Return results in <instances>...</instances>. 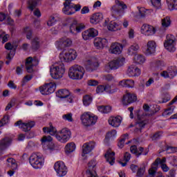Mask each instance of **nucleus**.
Here are the masks:
<instances>
[{
    "label": "nucleus",
    "instance_id": "obj_52",
    "mask_svg": "<svg viewBox=\"0 0 177 177\" xmlns=\"http://www.w3.org/2000/svg\"><path fill=\"white\" fill-rule=\"evenodd\" d=\"M146 124H147V120L138 121L136 124V128H140V131L142 132V129L145 128Z\"/></svg>",
    "mask_w": 177,
    "mask_h": 177
},
{
    "label": "nucleus",
    "instance_id": "obj_53",
    "mask_svg": "<svg viewBox=\"0 0 177 177\" xmlns=\"http://www.w3.org/2000/svg\"><path fill=\"white\" fill-rule=\"evenodd\" d=\"M146 171V168L145 167H140L137 170L136 176L137 177H142L143 175H145V172Z\"/></svg>",
    "mask_w": 177,
    "mask_h": 177
},
{
    "label": "nucleus",
    "instance_id": "obj_23",
    "mask_svg": "<svg viewBox=\"0 0 177 177\" xmlns=\"http://www.w3.org/2000/svg\"><path fill=\"white\" fill-rule=\"evenodd\" d=\"M95 149V142H90L85 143L82 147V157L85 156V154H88L91 153Z\"/></svg>",
    "mask_w": 177,
    "mask_h": 177
},
{
    "label": "nucleus",
    "instance_id": "obj_1",
    "mask_svg": "<svg viewBox=\"0 0 177 177\" xmlns=\"http://www.w3.org/2000/svg\"><path fill=\"white\" fill-rule=\"evenodd\" d=\"M50 73L53 80H60L63 78L66 73V67L63 62L55 64L50 68Z\"/></svg>",
    "mask_w": 177,
    "mask_h": 177
},
{
    "label": "nucleus",
    "instance_id": "obj_47",
    "mask_svg": "<svg viewBox=\"0 0 177 177\" xmlns=\"http://www.w3.org/2000/svg\"><path fill=\"white\" fill-rule=\"evenodd\" d=\"M128 136H129V135L128 133H126L124 134V136L121 137L120 140L118 143V147H120V149H122V147H124L125 140L128 139Z\"/></svg>",
    "mask_w": 177,
    "mask_h": 177
},
{
    "label": "nucleus",
    "instance_id": "obj_49",
    "mask_svg": "<svg viewBox=\"0 0 177 177\" xmlns=\"http://www.w3.org/2000/svg\"><path fill=\"white\" fill-rule=\"evenodd\" d=\"M62 119L64 121H68V122H74V119L73 118V113H68L62 115Z\"/></svg>",
    "mask_w": 177,
    "mask_h": 177
},
{
    "label": "nucleus",
    "instance_id": "obj_34",
    "mask_svg": "<svg viewBox=\"0 0 177 177\" xmlns=\"http://www.w3.org/2000/svg\"><path fill=\"white\" fill-rule=\"evenodd\" d=\"M10 143H12V140L9 138L1 140L0 141V150H5Z\"/></svg>",
    "mask_w": 177,
    "mask_h": 177
},
{
    "label": "nucleus",
    "instance_id": "obj_59",
    "mask_svg": "<svg viewBox=\"0 0 177 177\" xmlns=\"http://www.w3.org/2000/svg\"><path fill=\"white\" fill-rule=\"evenodd\" d=\"M162 164V162L161 161V158H158L156 159V160L152 163V167L154 168V169H157L158 168V165Z\"/></svg>",
    "mask_w": 177,
    "mask_h": 177
},
{
    "label": "nucleus",
    "instance_id": "obj_55",
    "mask_svg": "<svg viewBox=\"0 0 177 177\" xmlns=\"http://www.w3.org/2000/svg\"><path fill=\"white\" fill-rule=\"evenodd\" d=\"M16 104V98H12L10 103L6 106V111H8V110H10L13 106Z\"/></svg>",
    "mask_w": 177,
    "mask_h": 177
},
{
    "label": "nucleus",
    "instance_id": "obj_64",
    "mask_svg": "<svg viewBox=\"0 0 177 177\" xmlns=\"http://www.w3.org/2000/svg\"><path fill=\"white\" fill-rule=\"evenodd\" d=\"M106 91V86L100 85L97 87L96 92L97 93H102V92Z\"/></svg>",
    "mask_w": 177,
    "mask_h": 177
},
{
    "label": "nucleus",
    "instance_id": "obj_18",
    "mask_svg": "<svg viewBox=\"0 0 177 177\" xmlns=\"http://www.w3.org/2000/svg\"><path fill=\"white\" fill-rule=\"evenodd\" d=\"M84 28H85V25L78 24L77 21H73L70 26V32L72 34H78V32H81Z\"/></svg>",
    "mask_w": 177,
    "mask_h": 177
},
{
    "label": "nucleus",
    "instance_id": "obj_13",
    "mask_svg": "<svg viewBox=\"0 0 177 177\" xmlns=\"http://www.w3.org/2000/svg\"><path fill=\"white\" fill-rule=\"evenodd\" d=\"M115 5L111 7V12L113 15L120 16V13L124 11V9H127V4H124L123 1L120 0H115Z\"/></svg>",
    "mask_w": 177,
    "mask_h": 177
},
{
    "label": "nucleus",
    "instance_id": "obj_40",
    "mask_svg": "<svg viewBox=\"0 0 177 177\" xmlns=\"http://www.w3.org/2000/svg\"><path fill=\"white\" fill-rule=\"evenodd\" d=\"M7 162H8V166L11 167L12 171L17 169V163H16V160L13 158H10L7 159Z\"/></svg>",
    "mask_w": 177,
    "mask_h": 177
},
{
    "label": "nucleus",
    "instance_id": "obj_33",
    "mask_svg": "<svg viewBox=\"0 0 177 177\" xmlns=\"http://www.w3.org/2000/svg\"><path fill=\"white\" fill-rule=\"evenodd\" d=\"M49 125V127L43 128V132H44V133H50L52 136H56V132H57V130H56V128L52 125V123H50Z\"/></svg>",
    "mask_w": 177,
    "mask_h": 177
},
{
    "label": "nucleus",
    "instance_id": "obj_56",
    "mask_svg": "<svg viewBox=\"0 0 177 177\" xmlns=\"http://www.w3.org/2000/svg\"><path fill=\"white\" fill-rule=\"evenodd\" d=\"M162 136V132L158 131L153 134L151 137L152 140H158V139H161Z\"/></svg>",
    "mask_w": 177,
    "mask_h": 177
},
{
    "label": "nucleus",
    "instance_id": "obj_6",
    "mask_svg": "<svg viewBox=\"0 0 177 177\" xmlns=\"http://www.w3.org/2000/svg\"><path fill=\"white\" fill-rule=\"evenodd\" d=\"M176 38L174 35H167L164 43V46L168 52H175L176 48Z\"/></svg>",
    "mask_w": 177,
    "mask_h": 177
},
{
    "label": "nucleus",
    "instance_id": "obj_38",
    "mask_svg": "<svg viewBox=\"0 0 177 177\" xmlns=\"http://www.w3.org/2000/svg\"><path fill=\"white\" fill-rule=\"evenodd\" d=\"M75 151V144L74 142H69L65 146L66 154H70Z\"/></svg>",
    "mask_w": 177,
    "mask_h": 177
},
{
    "label": "nucleus",
    "instance_id": "obj_41",
    "mask_svg": "<svg viewBox=\"0 0 177 177\" xmlns=\"http://www.w3.org/2000/svg\"><path fill=\"white\" fill-rule=\"evenodd\" d=\"M161 24L162 28H168L171 26V18L169 17H165L162 19Z\"/></svg>",
    "mask_w": 177,
    "mask_h": 177
},
{
    "label": "nucleus",
    "instance_id": "obj_35",
    "mask_svg": "<svg viewBox=\"0 0 177 177\" xmlns=\"http://www.w3.org/2000/svg\"><path fill=\"white\" fill-rule=\"evenodd\" d=\"M140 17H146L150 13H153V10H147L143 7H138Z\"/></svg>",
    "mask_w": 177,
    "mask_h": 177
},
{
    "label": "nucleus",
    "instance_id": "obj_45",
    "mask_svg": "<svg viewBox=\"0 0 177 177\" xmlns=\"http://www.w3.org/2000/svg\"><path fill=\"white\" fill-rule=\"evenodd\" d=\"M105 92L108 93H115L117 92V87L115 85L106 84L105 85Z\"/></svg>",
    "mask_w": 177,
    "mask_h": 177
},
{
    "label": "nucleus",
    "instance_id": "obj_19",
    "mask_svg": "<svg viewBox=\"0 0 177 177\" xmlns=\"http://www.w3.org/2000/svg\"><path fill=\"white\" fill-rule=\"evenodd\" d=\"M137 97L135 94H131L127 93L123 96L122 98V104L124 106H128L132 103H135V101L137 100Z\"/></svg>",
    "mask_w": 177,
    "mask_h": 177
},
{
    "label": "nucleus",
    "instance_id": "obj_3",
    "mask_svg": "<svg viewBox=\"0 0 177 177\" xmlns=\"http://www.w3.org/2000/svg\"><path fill=\"white\" fill-rule=\"evenodd\" d=\"M42 160H44L42 154L40 153H33L29 158V162L33 168L38 169V168L42 167Z\"/></svg>",
    "mask_w": 177,
    "mask_h": 177
},
{
    "label": "nucleus",
    "instance_id": "obj_48",
    "mask_svg": "<svg viewBox=\"0 0 177 177\" xmlns=\"http://www.w3.org/2000/svg\"><path fill=\"white\" fill-rule=\"evenodd\" d=\"M24 32L26 33L27 39H31V38H32V29H31V28H25L24 29Z\"/></svg>",
    "mask_w": 177,
    "mask_h": 177
},
{
    "label": "nucleus",
    "instance_id": "obj_54",
    "mask_svg": "<svg viewBox=\"0 0 177 177\" xmlns=\"http://www.w3.org/2000/svg\"><path fill=\"white\" fill-rule=\"evenodd\" d=\"M9 38V35H5L4 32L0 31V39L2 41V44L8 42V39Z\"/></svg>",
    "mask_w": 177,
    "mask_h": 177
},
{
    "label": "nucleus",
    "instance_id": "obj_61",
    "mask_svg": "<svg viewBox=\"0 0 177 177\" xmlns=\"http://www.w3.org/2000/svg\"><path fill=\"white\" fill-rule=\"evenodd\" d=\"M56 21H57V19H56V18H55V17H50L49 20L47 22V25L49 27H52V26H53L55 24V23H56Z\"/></svg>",
    "mask_w": 177,
    "mask_h": 177
},
{
    "label": "nucleus",
    "instance_id": "obj_26",
    "mask_svg": "<svg viewBox=\"0 0 177 177\" xmlns=\"http://www.w3.org/2000/svg\"><path fill=\"white\" fill-rule=\"evenodd\" d=\"M156 48H157L156 41L153 40L149 41L147 44L146 54L153 55V53H156Z\"/></svg>",
    "mask_w": 177,
    "mask_h": 177
},
{
    "label": "nucleus",
    "instance_id": "obj_7",
    "mask_svg": "<svg viewBox=\"0 0 177 177\" xmlns=\"http://www.w3.org/2000/svg\"><path fill=\"white\" fill-rule=\"evenodd\" d=\"M124 62H125V58H118L110 62L105 66V71L110 73L111 70H117L121 66H124Z\"/></svg>",
    "mask_w": 177,
    "mask_h": 177
},
{
    "label": "nucleus",
    "instance_id": "obj_9",
    "mask_svg": "<svg viewBox=\"0 0 177 177\" xmlns=\"http://www.w3.org/2000/svg\"><path fill=\"white\" fill-rule=\"evenodd\" d=\"M55 171L57 172V176L63 177L67 175V167L64 162L58 161L54 165Z\"/></svg>",
    "mask_w": 177,
    "mask_h": 177
},
{
    "label": "nucleus",
    "instance_id": "obj_43",
    "mask_svg": "<svg viewBox=\"0 0 177 177\" xmlns=\"http://www.w3.org/2000/svg\"><path fill=\"white\" fill-rule=\"evenodd\" d=\"M97 110L103 114H107L111 111V106H100L97 107Z\"/></svg>",
    "mask_w": 177,
    "mask_h": 177
},
{
    "label": "nucleus",
    "instance_id": "obj_11",
    "mask_svg": "<svg viewBox=\"0 0 177 177\" xmlns=\"http://www.w3.org/2000/svg\"><path fill=\"white\" fill-rule=\"evenodd\" d=\"M56 96L60 99H64L67 103H73V96L67 89H60L56 93Z\"/></svg>",
    "mask_w": 177,
    "mask_h": 177
},
{
    "label": "nucleus",
    "instance_id": "obj_29",
    "mask_svg": "<svg viewBox=\"0 0 177 177\" xmlns=\"http://www.w3.org/2000/svg\"><path fill=\"white\" fill-rule=\"evenodd\" d=\"M101 20H103V14L100 12L93 14L90 18L91 24H97Z\"/></svg>",
    "mask_w": 177,
    "mask_h": 177
},
{
    "label": "nucleus",
    "instance_id": "obj_21",
    "mask_svg": "<svg viewBox=\"0 0 177 177\" xmlns=\"http://www.w3.org/2000/svg\"><path fill=\"white\" fill-rule=\"evenodd\" d=\"M177 74V71L175 68H169L167 71H163L160 75L163 78H174Z\"/></svg>",
    "mask_w": 177,
    "mask_h": 177
},
{
    "label": "nucleus",
    "instance_id": "obj_62",
    "mask_svg": "<svg viewBox=\"0 0 177 177\" xmlns=\"http://www.w3.org/2000/svg\"><path fill=\"white\" fill-rule=\"evenodd\" d=\"M53 139H52V137L50 136H44L41 141V143H46L48 142H52Z\"/></svg>",
    "mask_w": 177,
    "mask_h": 177
},
{
    "label": "nucleus",
    "instance_id": "obj_36",
    "mask_svg": "<svg viewBox=\"0 0 177 177\" xmlns=\"http://www.w3.org/2000/svg\"><path fill=\"white\" fill-rule=\"evenodd\" d=\"M139 49H140L139 44H134L129 48L128 54L130 55V56L136 55V53H138V50H139Z\"/></svg>",
    "mask_w": 177,
    "mask_h": 177
},
{
    "label": "nucleus",
    "instance_id": "obj_27",
    "mask_svg": "<svg viewBox=\"0 0 177 177\" xmlns=\"http://www.w3.org/2000/svg\"><path fill=\"white\" fill-rule=\"evenodd\" d=\"M104 157L106 160V162H109L110 165H114V162H115V153L114 151L108 150L105 153Z\"/></svg>",
    "mask_w": 177,
    "mask_h": 177
},
{
    "label": "nucleus",
    "instance_id": "obj_39",
    "mask_svg": "<svg viewBox=\"0 0 177 177\" xmlns=\"http://www.w3.org/2000/svg\"><path fill=\"white\" fill-rule=\"evenodd\" d=\"M38 3H39V0H29L28 1V9L32 12L37 6H38Z\"/></svg>",
    "mask_w": 177,
    "mask_h": 177
},
{
    "label": "nucleus",
    "instance_id": "obj_4",
    "mask_svg": "<svg viewBox=\"0 0 177 177\" xmlns=\"http://www.w3.org/2000/svg\"><path fill=\"white\" fill-rule=\"evenodd\" d=\"M55 138L61 143H67L71 138V131L67 128L62 129L57 133Z\"/></svg>",
    "mask_w": 177,
    "mask_h": 177
},
{
    "label": "nucleus",
    "instance_id": "obj_8",
    "mask_svg": "<svg viewBox=\"0 0 177 177\" xmlns=\"http://www.w3.org/2000/svg\"><path fill=\"white\" fill-rule=\"evenodd\" d=\"M77 51L74 49H70L67 53H65L64 54L60 53L59 55V59L61 62H72V60H75L77 59Z\"/></svg>",
    "mask_w": 177,
    "mask_h": 177
},
{
    "label": "nucleus",
    "instance_id": "obj_46",
    "mask_svg": "<svg viewBox=\"0 0 177 177\" xmlns=\"http://www.w3.org/2000/svg\"><path fill=\"white\" fill-rule=\"evenodd\" d=\"M93 98L89 95H86L83 97V104L84 106H89L92 103Z\"/></svg>",
    "mask_w": 177,
    "mask_h": 177
},
{
    "label": "nucleus",
    "instance_id": "obj_14",
    "mask_svg": "<svg viewBox=\"0 0 177 177\" xmlns=\"http://www.w3.org/2000/svg\"><path fill=\"white\" fill-rule=\"evenodd\" d=\"M35 126V122L31 121L28 122H23L21 120H19L15 123V127H19L24 131V132H28L31 131V128H34Z\"/></svg>",
    "mask_w": 177,
    "mask_h": 177
},
{
    "label": "nucleus",
    "instance_id": "obj_32",
    "mask_svg": "<svg viewBox=\"0 0 177 177\" xmlns=\"http://www.w3.org/2000/svg\"><path fill=\"white\" fill-rule=\"evenodd\" d=\"M41 42V39L39 37H35L31 40V49L32 50H38L39 49V43Z\"/></svg>",
    "mask_w": 177,
    "mask_h": 177
},
{
    "label": "nucleus",
    "instance_id": "obj_42",
    "mask_svg": "<svg viewBox=\"0 0 177 177\" xmlns=\"http://www.w3.org/2000/svg\"><path fill=\"white\" fill-rule=\"evenodd\" d=\"M134 62L137 64H143L146 62V58L142 55H136L134 57Z\"/></svg>",
    "mask_w": 177,
    "mask_h": 177
},
{
    "label": "nucleus",
    "instance_id": "obj_15",
    "mask_svg": "<svg viewBox=\"0 0 177 177\" xmlns=\"http://www.w3.org/2000/svg\"><path fill=\"white\" fill-rule=\"evenodd\" d=\"M56 45L58 49H64V48H68L73 45V40L70 38L64 37L57 41Z\"/></svg>",
    "mask_w": 177,
    "mask_h": 177
},
{
    "label": "nucleus",
    "instance_id": "obj_30",
    "mask_svg": "<svg viewBox=\"0 0 177 177\" xmlns=\"http://www.w3.org/2000/svg\"><path fill=\"white\" fill-rule=\"evenodd\" d=\"M34 59L31 57H28L26 59L25 64L27 73H31L34 71V64L32 63Z\"/></svg>",
    "mask_w": 177,
    "mask_h": 177
},
{
    "label": "nucleus",
    "instance_id": "obj_31",
    "mask_svg": "<svg viewBox=\"0 0 177 177\" xmlns=\"http://www.w3.org/2000/svg\"><path fill=\"white\" fill-rule=\"evenodd\" d=\"M72 6L73 5L71 1H65L64 3V8L62 9L63 13H64V15H74V12H70V9H73Z\"/></svg>",
    "mask_w": 177,
    "mask_h": 177
},
{
    "label": "nucleus",
    "instance_id": "obj_20",
    "mask_svg": "<svg viewBox=\"0 0 177 177\" xmlns=\"http://www.w3.org/2000/svg\"><path fill=\"white\" fill-rule=\"evenodd\" d=\"M130 151L133 154H135L136 157H139L140 156H142V154H143V156H147V153H149V151H146L145 152H143L145 151V148L142 147H140L139 148H138L136 145L131 146L130 147Z\"/></svg>",
    "mask_w": 177,
    "mask_h": 177
},
{
    "label": "nucleus",
    "instance_id": "obj_51",
    "mask_svg": "<svg viewBox=\"0 0 177 177\" xmlns=\"http://www.w3.org/2000/svg\"><path fill=\"white\" fill-rule=\"evenodd\" d=\"M115 136V135H117V131L115 130H112L111 132H109L107 133L106 137L104 139V143H106V145H109V142L110 140V138H109V136Z\"/></svg>",
    "mask_w": 177,
    "mask_h": 177
},
{
    "label": "nucleus",
    "instance_id": "obj_57",
    "mask_svg": "<svg viewBox=\"0 0 177 177\" xmlns=\"http://www.w3.org/2000/svg\"><path fill=\"white\" fill-rule=\"evenodd\" d=\"M166 151L168 154H172L174 153H176L177 151V147H167Z\"/></svg>",
    "mask_w": 177,
    "mask_h": 177
},
{
    "label": "nucleus",
    "instance_id": "obj_37",
    "mask_svg": "<svg viewBox=\"0 0 177 177\" xmlns=\"http://www.w3.org/2000/svg\"><path fill=\"white\" fill-rule=\"evenodd\" d=\"M169 10H177V0H166Z\"/></svg>",
    "mask_w": 177,
    "mask_h": 177
},
{
    "label": "nucleus",
    "instance_id": "obj_58",
    "mask_svg": "<svg viewBox=\"0 0 177 177\" xmlns=\"http://www.w3.org/2000/svg\"><path fill=\"white\" fill-rule=\"evenodd\" d=\"M174 110H175V106H171L166 109L164 112L165 115H171L172 113H174Z\"/></svg>",
    "mask_w": 177,
    "mask_h": 177
},
{
    "label": "nucleus",
    "instance_id": "obj_17",
    "mask_svg": "<svg viewBox=\"0 0 177 177\" xmlns=\"http://www.w3.org/2000/svg\"><path fill=\"white\" fill-rule=\"evenodd\" d=\"M141 33L143 34V35H146L147 37L154 35V34H156V28H153L152 26L149 24H145L141 26Z\"/></svg>",
    "mask_w": 177,
    "mask_h": 177
},
{
    "label": "nucleus",
    "instance_id": "obj_60",
    "mask_svg": "<svg viewBox=\"0 0 177 177\" xmlns=\"http://www.w3.org/2000/svg\"><path fill=\"white\" fill-rule=\"evenodd\" d=\"M151 2L154 8L161 7V0H151Z\"/></svg>",
    "mask_w": 177,
    "mask_h": 177
},
{
    "label": "nucleus",
    "instance_id": "obj_44",
    "mask_svg": "<svg viewBox=\"0 0 177 177\" xmlns=\"http://www.w3.org/2000/svg\"><path fill=\"white\" fill-rule=\"evenodd\" d=\"M107 28L109 31H117L118 30V24L114 21H111L108 25Z\"/></svg>",
    "mask_w": 177,
    "mask_h": 177
},
{
    "label": "nucleus",
    "instance_id": "obj_16",
    "mask_svg": "<svg viewBox=\"0 0 177 177\" xmlns=\"http://www.w3.org/2000/svg\"><path fill=\"white\" fill-rule=\"evenodd\" d=\"M97 30L91 28L82 33V38L84 41H88V39H91V38H95V37H97Z\"/></svg>",
    "mask_w": 177,
    "mask_h": 177
},
{
    "label": "nucleus",
    "instance_id": "obj_2",
    "mask_svg": "<svg viewBox=\"0 0 177 177\" xmlns=\"http://www.w3.org/2000/svg\"><path fill=\"white\" fill-rule=\"evenodd\" d=\"M85 74V69L79 64L73 65L69 68L68 77L71 80H82Z\"/></svg>",
    "mask_w": 177,
    "mask_h": 177
},
{
    "label": "nucleus",
    "instance_id": "obj_12",
    "mask_svg": "<svg viewBox=\"0 0 177 177\" xmlns=\"http://www.w3.org/2000/svg\"><path fill=\"white\" fill-rule=\"evenodd\" d=\"M97 67H99V60L95 57H93L86 61L85 64V68L88 73H92L95 71V70H97Z\"/></svg>",
    "mask_w": 177,
    "mask_h": 177
},
{
    "label": "nucleus",
    "instance_id": "obj_50",
    "mask_svg": "<svg viewBox=\"0 0 177 177\" xmlns=\"http://www.w3.org/2000/svg\"><path fill=\"white\" fill-rule=\"evenodd\" d=\"M143 109L145 111V113H143L142 115H145L146 117H150V115H153V113L150 112V106L147 104H145L143 105Z\"/></svg>",
    "mask_w": 177,
    "mask_h": 177
},
{
    "label": "nucleus",
    "instance_id": "obj_25",
    "mask_svg": "<svg viewBox=\"0 0 177 177\" xmlns=\"http://www.w3.org/2000/svg\"><path fill=\"white\" fill-rule=\"evenodd\" d=\"M107 39L97 37L94 39V45L97 49H103L104 46H107Z\"/></svg>",
    "mask_w": 177,
    "mask_h": 177
},
{
    "label": "nucleus",
    "instance_id": "obj_10",
    "mask_svg": "<svg viewBox=\"0 0 177 177\" xmlns=\"http://www.w3.org/2000/svg\"><path fill=\"white\" fill-rule=\"evenodd\" d=\"M56 89V84L55 83H48L39 87V91L41 95H50L53 93Z\"/></svg>",
    "mask_w": 177,
    "mask_h": 177
},
{
    "label": "nucleus",
    "instance_id": "obj_5",
    "mask_svg": "<svg viewBox=\"0 0 177 177\" xmlns=\"http://www.w3.org/2000/svg\"><path fill=\"white\" fill-rule=\"evenodd\" d=\"M80 120L84 127H91V125H95L97 121V116L90 115L89 113H83Z\"/></svg>",
    "mask_w": 177,
    "mask_h": 177
},
{
    "label": "nucleus",
    "instance_id": "obj_63",
    "mask_svg": "<svg viewBox=\"0 0 177 177\" xmlns=\"http://www.w3.org/2000/svg\"><path fill=\"white\" fill-rule=\"evenodd\" d=\"M157 169H154V167H153L151 166V168L149 170V174L150 175V176L154 177L157 176Z\"/></svg>",
    "mask_w": 177,
    "mask_h": 177
},
{
    "label": "nucleus",
    "instance_id": "obj_22",
    "mask_svg": "<svg viewBox=\"0 0 177 177\" xmlns=\"http://www.w3.org/2000/svg\"><path fill=\"white\" fill-rule=\"evenodd\" d=\"M129 77H139L140 75V69L135 65H131L127 70Z\"/></svg>",
    "mask_w": 177,
    "mask_h": 177
},
{
    "label": "nucleus",
    "instance_id": "obj_28",
    "mask_svg": "<svg viewBox=\"0 0 177 177\" xmlns=\"http://www.w3.org/2000/svg\"><path fill=\"white\" fill-rule=\"evenodd\" d=\"M122 121V118H121V116L112 117L109 120V124L114 128H118V127L121 125Z\"/></svg>",
    "mask_w": 177,
    "mask_h": 177
},
{
    "label": "nucleus",
    "instance_id": "obj_24",
    "mask_svg": "<svg viewBox=\"0 0 177 177\" xmlns=\"http://www.w3.org/2000/svg\"><path fill=\"white\" fill-rule=\"evenodd\" d=\"M109 52L113 55H120L121 52H122V46L120 43H113Z\"/></svg>",
    "mask_w": 177,
    "mask_h": 177
}]
</instances>
